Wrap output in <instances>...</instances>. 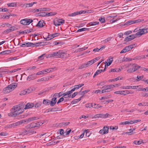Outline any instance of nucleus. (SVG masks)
Instances as JSON below:
<instances>
[{
  "instance_id": "obj_1",
  "label": "nucleus",
  "mask_w": 148,
  "mask_h": 148,
  "mask_svg": "<svg viewBox=\"0 0 148 148\" xmlns=\"http://www.w3.org/2000/svg\"><path fill=\"white\" fill-rule=\"evenodd\" d=\"M23 111L18 105L14 106L11 109V112L8 114L9 116L15 117L22 113Z\"/></svg>"
},
{
  "instance_id": "obj_2",
  "label": "nucleus",
  "mask_w": 148,
  "mask_h": 148,
  "mask_svg": "<svg viewBox=\"0 0 148 148\" xmlns=\"http://www.w3.org/2000/svg\"><path fill=\"white\" fill-rule=\"evenodd\" d=\"M55 56L57 58H65L67 57V54L63 51H59L54 52L48 55V57Z\"/></svg>"
},
{
  "instance_id": "obj_3",
  "label": "nucleus",
  "mask_w": 148,
  "mask_h": 148,
  "mask_svg": "<svg viewBox=\"0 0 148 148\" xmlns=\"http://www.w3.org/2000/svg\"><path fill=\"white\" fill-rule=\"evenodd\" d=\"M132 68L129 69L127 70V72L129 73H132L140 69L141 67L136 64H133L132 66Z\"/></svg>"
},
{
  "instance_id": "obj_4",
  "label": "nucleus",
  "mask_w": 148,
  "mask_h": 148,
  "mask_svg": "<svg viewBox=\"0 0 148 148\" xmlns=\"http://www.w3.org/2000/svg\"><path fill=\"white\" fill-rule=\"evenodd\" d=\"M42 123H39L38 122H32L30 124L26 126V127L27 128H33L36 127H37L39 125H41Z\"/></svg>"
},
{
  "instance_id": "obj_5",
  "label": "nucleus",
  "mask_w": 148,
  "mask_h": 148,
  "mask_svg": "<svg viewBox=\"0 0 148 148\" xmlns=\"http://www.w3.org/2000/svg\"><path fill=\"white\" fill-rule=\"evenodd\" d=\"M33 21V20L32 19L25 18L21 20L20 21V23L23 25H27L29 24Z\"/></svg>"
},
{
  "instance_id": "obj_6",
  "label": "nucleus",
  "mask_w": 148,
  "mask_h": 148,
  "mask_svg": "<svg viewBox=\"0 0 148 148\" xmlns=\"http://www.w3.org/2000/svg\"><path fill=\"white\" fill-rule=\"evenodd\" d=\"M65 21L62 19H58L54 20L53 23L56 26H58L61 25L62 24L64 23Z\"/></svg>"
},
{
  "instance_id": "obj_7",
  "label": "nucleus",
  "mask_w": 148,
  "mask_h": 148,
  "mask_svg": "<svg viewBox=\"0 0 148 148\" xmlns=\"http://www.w3.org/2000/svg\"><path fill=\"white\" fill-rule=\"evenodd\" d=\"M109 129V127L107 126H104L102 129L99 132L101 134H107L108 133Z\"/></svg>"
},
{
  "instance_id": "obj_8",
  "label": "nucleus",
  "mask_w": 148,
  "mask_h": 148,
  "mask_svg": "<svg viewBox=\"0 0 148 148\" xmlns=\"http://www.w3.org/2000/svg\"><path fill=\"white\" fill-rule=\"evenodd\" d=\"M59 34L60 33H55V34H53L51 36H52V37L51 38L49 37V35L48 34L47 37V38H46V40H50L53 38L54 37L59 35Z\"/></svg>"
},
{
  "instance_id": "obj_9",
  "label": "nucleus",
  "mask_w": 148,
  "mask_h": 148,
  "mask_svg": "<svg viewBox=\"0 0 148 148\" xmlns=\"http://www.w3.org/2000/svg\"><path fill=\"white\" fill-rule=\"evenodd\" d=\"M36 75L35 74H33L28 76L27 78V80L30 81L35 79L36 77Z\"/></svg>"
},
{
  "instance_id": "obj_10",
  "label": "nucleus",
  "mask_w": 148,
  "mask_h": 148,
  "mask_svg": "<svg viewBox=\"0 0 148 148\" xmlns=\"http://www.w3.org/2000/svg\"><path fill=\"white\" fill-rule=\"evenodd\" d=\"M37 117L34 116L30 117L27 119L24 120V123H27L37 119Z\"/></svg>"
},
{
  "instance_id": "obj_11",
  "label": "nucleus",
  "mask_w": 148,
  "mask_h": 148,
  "mask_svg": "<svg viewBox=\"0 0 148 148\" xmlns=\"http://www.w3.org/2000/svg\"><path fill=\"white\" fill-rule=\"evenodd\" d=\"M123 89H137L138 88V86H127L122 87Z\"/></svg>"
},
{
  "instance_id": "obj_12",
  "label": "nucleus",
  "mask_w": 148,
  "mask_h": 148,
  "mask_svg": "<svg viewBox=\"0 0 148 148\" xmlns=\"http://www.w3.org/2000/svg\"><path fill=\"white\" fill-rule=\"evenodd\" d=\"M17 83H15L13 84H11L8 85V87H9L10 90L12 91V90L15 89L17 86L16 85Z\"/></svg>"
},
{
  "instance_id": "obj_13",
  "label": "nucleus",
  "mask_w": 148,
  "mask_h": 148,
  "mask_svg": "<svg viewBox=\"0 0 148 148\" xmlns=\"http://www.w3.org/2000/svg\"><path fill=\"white\" fill-rule=\"evenodd\" d=\"M34 106V104L32 103H28L25 105V107L24 109H26L33 107Z\"/></svg>"
},
{
  "instance_id": "obj_14",
  "label": "nucleus",
  "mask_w": 148,
  "mask_h": 148,
  "mask_svg": "<svg viewBox=\"0 0 148 148\" xmlns=\"http://www.w3.org/2000/svg\"><path fill=\"white\" fill-rule=\"evenodd\" d=\"M56 98L54 97L53 98L51 101H50V106H53L55 105L56 102Z\"/></svg>"
},
{
  "instance_id": "obj_15",
  "label": "nucleus",
  "mask_w": 148,
  "mask_h": 148,
  "mask_svg": "<svg viewBox=\"0 0 148 148\" xmlns=\"http://www.w3.org/2000/svg\"><path fill=\"white\" fill-rule=\"evenodd\" d=\"M75 91V89H74L73 88L70 91H68L66 92V93H64V96H66L68 95V97H71V95H70L71 93H72L73 91Z\"/></svg>"
},
{
  "instance_id": "obj_16",
  "label": "nucleus",
  "mask_w": 148,
  "mask_h": 148,
  "mask_svg": "<svg viewBox=\"0 0 148 148\" xmlns=\"http://www.w3.org/2000/svg\"><path fill=\"white\" fill-rule=\"evenodd\" d=\"M44 21L43 20H41L38 22L37 24L36 25V26L38 27H42L44 26L43 23Z\"/></svg>"
},
{
  "instance_id": "obj_17",
  "label": "nucleus",
  "mask_w": 148,
  "mask_h": 148,
  "mask_svg": "<svg viewBox=\"0 0 148 148\" xmlns=\"http://www.w3.org/2000/svg\"><path fill=\"white\" fill-rule=\"evenodd\" d=\"M11 91L10 90V89L9 88L8 86L5 88L3 89V92L4 93L6 94L10 92Z\"/></svg>"
},
{
  "instance_id": "obj_18",
  "label": "nucleus",
  "mask_w": 148,
  "mask_h": 148,
  "mask_svg": "<svg viewBox=\"0 0 148 148\" xmlns=\"http://www.w3.org/2000/svg\"><path fill=\"white\" fill-rule=\"evenodd\" d=\"M50 100L48 99H44L43 100L42 103L45 106L50 105Z\"/></svg>"
},
{
  "instance_id": "obj_19",
  "label": "nucleus",
  "mask_w": 148,
  "mask_h": 148,
  "mask_svg": "<svg viewBox=\"0 0 148 148\" xmlns=\"http://www.w3.org/2000/svg\"><path fill=\"white\" fill-rule=\"evenodd\" d=\"M59 108H49L47 109L48 112H56L57 111H59Z\"/></svg>"
},
{
  "instance_id": "obj_20",
  "label": "nucleus",
  "mask_w": 148,
  "mask_h": 148,
  "mask_svg": "<svg viewBox=\"0 0 148 148\" xmlns=\"http://www.w3.org/2000/svg\"><path fill=\"white\" fill-rule=\"evenodd\" d=\"M115 87L114 85L112 84H110L108 85H106L102 87V88H106L107 89H110L114 87Z\"/></svg>"
},
{
  "instance_id": "obj_21",
  "label": "nucleus",
  "mask_w": 148,
  "mask_h": 148,
  "mask_svg": "<svg viewBox=\"0 0 148 148\" xmlns=\"http://www.w3.org/2000/svg\"><path fill=\"white\" fill-rule=\"evenodd\" d=\"M26 46L27 47H32V46H36V45H37L36 44H37V43H32L30 42H26Z\"/></svg>"
},
{
  "instance_id": "obj_22",
  "label": "nucleus",
  "mask_w": 148,
  "mask_h": 148,
  "mask_svg": "<svg viewBox=\"0 0 148 148\" xmlns=\"http://www.w3.org/2000/svg\"><path fill=\"white\" fill-rule=\"evenodd\" d=\"M134 39L133 37V35L132 34L128 36L127 37H126L124 40L125 41H130L132 39Z\"/></svg>"
},
{
  "instance_id": "obj_23",
  "label": "nucleus",
  "mask_w": 148,
  "mask_h": 148,
  "mask_svg": "<svg viewBox=\"0 0 148 148\" xmlns=\"http://www.w3.org/2000/svg\"><path fill=\"white\" fill-rule=\"evenodd\" d=\"M24 120H22L19 121L15 122L16 127L19 126L23 123H24Z\"/></svg>"
},
{
  "instance_id": "obj_24",
  "label": "nucleus",
  "mask_w": 148,
  "mask_h": 148,
  "mask_svg": "<svg viewBox=\"0 0 148 148\" xmlns=\"http://www.w3.org/2000/svg\"><path fill=\"white\" fill-rule=\"evenodd\" d=\"M103 114H96L95 116H92V118H103Z\"/></svg>"
},
{
  "instance_id": "obj_25",
  "label": "nucleus",
  "mask_w": 148,
  "mask_h": 148,
  "mask_svg": "<svg viewBox=\"0 0 148 148\" xmlns=\"http://www.w3.org/2000/svg\"><path fill=\"white\" fill-rule=\"evenodd\" d=\"M145 58L144 56L142 55L141 56H136V57L134 58L133 60H139L143 58Z\"/></svg>"
},
{
  "instance_id": "obj_26",
  "label": "nucleus",
  "mask_w": 148,
  "mask_h": 148,
  "mask_svg": "<svg viewBox=\"0 0 148 148\" xmlns=\"http://www.w3.org/2000/svg\"><path fill=\"white\" fill-rule=\"evenodd\" d=\"M7 5L9 7H16L17 3H16L13 2L8 3Z\"/></svg>"
},
{
  "instance_id": "obj_27",
  "label": "nucleus",
  "mask_w": 148,
  "mask_h": 148,
  "mask_svg": "<svg viewBox=\"0 0 148 148\" xmlns=\"http://www.w3.org/2000/svg\"><path fill=\"white\" fill-rule=\"evenodd\" d=\"M114 93L117 94H120L125 95L124 90L116 91L114 92Z\"/></svg>"
},
{
  "instance_id": "obj_28",
  "label": "nucleus",
  "mask_w": 148,
  "mask_h": 148,
  "mask_svg": "<svg viewBox=\"0 0 148 148\" xmlns=\"http://www.w3.org/2000/svg\"><path fill=\"white\" fill-rule=\"evenodd\" d=\"M84 84H79L77 85H75L74 86V88H73L74 89H75V90H77L79 88H80L82 86L84 85Z\"/></svg>"
},
{
  "instance_id": "obj_29",
  "label": "nucleus",
  "mask_w": 148,
  "mask_h": 148,
  "mask_svg": "<svg viewBox=\"0 0 148 148\" xmlns=\"http://www.w3.org/2000/svg\"><path fill=\"white\" fill-rule=\"evenodd\" d=\"M57 14V13L55 12H50L49 13L47 12L46 13H45V16H50L54 15Z\"/></svg>"
},
{
  "instance_id": "obj_30",
  "label": "nucleus",
  "mask_w": 148,
  "mask_h": 148,
  "mask_svg": "<svg viewBox=\"0 0 148 148\" xmlns=\"http://www.w3.org/2000/svg\"><path fill=\"white\" fill-rule=\"evenodd\" d=\"M36 16H45V12H42L36 13Z\"/></svg>"
},
{
  "instance_id": "obj_31",
  "label": "nucleus",
  "mask_w": 148,
  "mask_h": 148,
  "mask_svg": "<svg viewBox=\"0 0 148 148\" xmlns=\"http://www.w3.org/2000/svg\"><path fill=\"white\" fill-rule=\"evenodd\" d=\"M90 91V90H85L84 91H83L82 92L80 93V92H79V93L80 95H83L82 96H84V94L86 93H87L88 92H89Z\"/></svg>"
},
{
  "instance_id": "obj_32",
  "label": "nucleus",
  "mask_w": 148,
  "mask_h": 148,
  "mask_svg": "<svg viewBox=\"0 0 148 148\" xmlns=\"http://www.w3.org/2000/svg\"><path fill=\"white\" fill-rule=\"evenodd\" d=\"M122 79V78L120 77H118L116 78L113 79H110L109 80V82H112V81H117L118 80H121Z\"/></svg>"
},
{
  "instance_id": "obj_33",
  "label": "nucleus",
  "mask_w": 148,
  "mask_h": 148,
  "mask_svg": "<svg viewBox=\"0 0 148 148\" xmlns=\"http://www.w3.org/2000/svg\"><path fill=\"white\" fill-rule=\"evenodd\" d=\"M93 63V61L91 60L87 62L86 63H85L87 67L90 66Z\"/></svg>"
},
{
  "instance_id": "obj_34",
  "label": "nucleus",
  "mask_w": 148,
  "mask_h": 148,
  "mask_svg": "<svg viewBox=\"0 0 148 148\" xmlns=\"http://www.w3.org/2000/svg\"><path fill=\"white\" fill-rule=\"evenodd\" d=\"M99 23V22H92L89 23L88 25L90 26H93L98 25Z\"/></svg>"
},
{
  "instance_id": "obj_35",
  "label": "nucleus",
  "mask_w": 148,
  "mask_h": 148,
  "mask_svg": "<svg viewBox=\"0 0 148 148\" xmlns=\"http://www.w3.org/2000/svg\"><path fill=\"white\" fill-rule=\"evenodd\" d=\"M37 43V45H36V46H41L42 45H45V42H38L37 43Z\"/></svg>"
},
{
  "instance_id": "obj_36",
  "label": "nucleus",
  "mask_w": 148,
  "mask_h": 148,
  "mask_svg": "<svg viewBox=\"0 0 148 148\" xmlns=\"http://www.w3.org/2000/svg\"><path fill=\"white\" fill-rule=\"evenodd\" d=\"M102 106H99V104H94V105H92V107H93L95 108H100Z\"/></svg>"
},
{
  "instance_id": "obj_37",
  "label": "nucleus",
  "mask_w": 148,
  "mask_h": 148,
  "mask_svg": "<svg viewBox=\"0 0 148 148\" xmlns=\"http://www.w3.org/2000/svg\"><path fill=\"white\" fill-rule=\"evenodd\" d=\"M144 76L142 75V76H138V75L137 76V79L136 80V81H138L141 80L143 77Z\"/></svg>"
},
{
  "instance_id": "obj_38",
  "label": "nucleus",
  "mask_w": 148,
  "mask_h": 148,
  "mask_svg": "<svg viewBox=\"0 0 148 148\" xmlns=\"http://www.w3.org/2000/svg\"><path fill=\"white\" fill-rule=\"evenodd\" d=\"M11 52L10 50H7L4 51H3L1 53H0V54H8L9 53Z\"/></svg>"
},
{
  "instance_id": "obj_39",
  "label": "nucleus",
  "mask_w": 148,
  "mask_h": 148,
  "mask_svg": "<svg viewBox=\"0 0 148 148\" xmlns=\"http://www.w3.org/2000/svg\"><path fill=\"white\" fill-rule=\"evenodd\" d=\"M23 5L25 6L26 7H29L32 6L33 4L31 3H25Z\"/></svg>"
},
{
  "instance_id": "obj_40",
  "label": "nucleus",
  "mask_w": 148,
  "mask_h": 148,
  "mask_svg": "<svg viewBox=\"0 0 148 148\" xmlns=\"http://www.w3.org/2000/svg\"><path fill=\"white\" fill-rule=\"evenodd\" d=\"M89 29L88 28H82L81 29H78L77 31V32H81L83 31H85L86 30H88Z\"/></svg>"
},
{
  "instance_id": "obj_41",
  "label": "nucleus",
  "mask_w": 148,
  "mask_h": 148,
  "mask_svg": "<svg viewBox=\"0 0 148 148\" xmlns=\"http://www.w3.org/2000/svg\"><path fill=\"white\" fill-rule=\"evenodd\" d=\"M10 29L11 31L12 32V31H13L15 30H17V28L15 26H11L10 27Z\"/></svg>"
},
{
  "instance_id": "obj_42",
  "label": "nucleus",
  "mask_w": 148,
  "mask_h": 148,
  "mask_svg": "<svg viewBox=\"0 0 148 148\" xmlns=\"http://www.w3.org/2000/svg\"><path fill=\"white\" fill-rule=\"evenodd\" d=\"M112 37H109L107 38V39H105L104 40H103V41L105 43L109 41H110L112 39Z\"/></svg>"
},
{
  "instance_id": "obj_43",
  "label": "nucleus",
  "mask_w": 148,
  "mask_h": 148,
  "mask_svg": "<svg viewBox=\"0 0 148 148\" xmlns=\"http://www.w3.org/2000/svg\"><path fill=\"white\" fill-rule=\"evenodd\" d=\"M87 66L86 65L85 63L82 64L80 66H79V69H82L84 68H86Z\"/></svg>"
},
{
  "instance_id": "obj_44",
  "label": "nucleus",
  "mask_w": 148,
  "mask_h": 148,
  "mask_svg": "<svg viewBox=\"0 0 148 148\" xmlns=\"http://www.w3.org/2000/svg\"><path fill=\"white\" fill-rule=\"evenodd\" d=\"M32 132L30 131H27L25 130L23 132V134H27L31 133Z\"/></svg>"
},
{
  "instance_id": "obj_45",
  "label": "nucleus",
  "mask_w": 148,
  "mask_h": 148,
  "mask_svg": "<svg viewBox=\"0 0 148 148\" xmlns=\"http://www.w3.org/2000/svg\"><path fill=\"white\" fill-rule=\"evenodd\" d=\"M100 70H98L95 73L93 77L94 78L97 75H98V74L101 73V71H100Z\"/></svg>"
},
{
  "instance_id": "obj_46",
  "label": "nucleus",
  "mask_w": 148,
  "mask_h": 148,
  "mask_svg": "<svg viewBox=\"0 0 148 148\" xmlns=\"http://www.w3.org/2000/svg\"><path fill=\"white\" fill-rule=\"evenodd\" d=\"M145 32L144 30V29H140V31L139 32V33L140 34V36H141L143 34L145 33Z\"/></svg>"
},
{
  "instance_id": "obj_47",
  "label": "nucleus",
  "mask_w": 148,
  "mask_h": 148,
  "mask_svg": "<svg viewBox=\"0 0 148 148\" xmlns=\"http://www.w3.org/2000/svg\"><path fill=\"white\" fill-rule=\"evenodd\" d=\"M27 94L26 89L22 91L20 94V95H25Z\"/></svg>"
},
{
  "instance_id": "obj_48",
  "label": "nucleus",
  "mask_w": 148,
  "mask_h": 148,
  "mask_svg": "<svg viewBox=\"0 0 148 148\" xmlns=\"http://www.w3.org/2000/svg\"><path fill=\"white\" fill-rule=\"evenodd\" d=\"M76 15H77L76 12L73 13L69 14L68 15L69 16H76Z\"/></svg>"
},
{
  "instance_id": "obj_49",
  "label": "nucleus",
  "mask_w": 148,
  "mask_h": 148,
  "mask_svg": "<svg viewBox=\"0 0 148 148\" xmlns=\"http://www.w3.org/2000/svg\"><path fill=\"white\" fill-rule=\"evenodd\" d=\"M26 91H27V94L29 93L32 91V88H29L27 89H26Z\"/></svg>"
},
{
  "instance_id": "obj_50",
  "label": "nucleus",
  "mask_w": 148,
  "mask_h": 148,
  "mask_svg": "<svg viewBox=\"0 0 148 148\" xmlns=\"http://www.w3.org/2000/svg\"><path fill=\"white\" fill-rule=\"evenodd\" d=\"M142 141L135 140L134 142L133 143L136 145H140L142 143Z\"/></svg>"
},
{
  "instance_id": "obj_51",
  "label": "nucleus",
  "mask_w": 148,
  "mask_h": 148,
  "mask_svg": "<svg viewBox=\"0 0 148 148\" xmlns=\"http://www.w3.org/2000/svg\"><path fill=\"white\" fill-rule=\"evenodd\" d=\"M117 16H115L114 17V18H113V19L112 20H111L110 21V22L111 23H114L116 22L118 20H117V19H116V20H115L114 19V18L115 17H116Z\"/></svg>"
},
{
  "instance_id": "obj_52",
  "label": "nucleus",
  "mask_w": 148,
  "mask_h": 148,
  "mask_svg": "<svg viewBox=\"0 0 148 148\" xmlns=\"http://www.w3.org/2000/svg\"><path fill=\"white\" fill-rule=\"evenodd\" d=\"M99 20L101 23H104L105 21L104 18L101 17L99 19Z\"/></svg>"
},
{
  "instance_id": "obj_53",
  "label": "nucleus",
  "mask_w": 148,
  "mask_h": 148,
  "mask_svg": "<svg viewBox=\"0 0 148 148\" xmlns=\"http://www.w3.org/2000/svg\"><path fill=\"white\" fill-rule=\"evenodd\" d=\"M121 124L123 125L130 124V122L129 121H127L123 122H121Z\"/></svg>"
},
{
  "instance_id": "obj_54",
  "label": "nucleus",
  "mask_w": 148,
  "mask_h": 148,
  "mask_svg": "<svg viewBox=\"0 0 148 148\" xmlns=\"http://www.w3.org/2000/svg\"><path fill=\"white\" fill-rule=\"evenodd\" d=\"M105 47H101L100 49H98V48H96L93 49V51L94 52H97L98 51L100 50L102 48H104Z\"/></svg>"
},
{
  "instance_id": "obj_55",
  "label": "nucleus",
  "mask_w": 148,
  "mask_h": 148,
  "mask_svg": "<svg viewBox=\"0 0 148 148\" xmlns=\"http://www.w3.org/2000/svg\"><path fill=\"white\" fill-rule=\"evenodd\" d=\"M132 35H133V37L134 39L136 38V37H137L138 36H140V34L138 32H137L135 34H132Z\"/></svg>"
},
{
  "instance_id": "obj_56",
  "label": "nucleus",
  "mask_w": 148,
  "mask_h": 148,
  "mask_svg": "<svg viewBox=\"0 0 148 148\" xmlns=\"http://www.w3.org/2000/svg\"><path fill=\"white\" fill-rule=\"evenodd\" d=\"M54 69H56V68L55 67L54 68H50V69H47L46 70L47 71V72L49 73V72H51L52 71H53V70Z\"/></svg>"
},
{
  "instance_id": "obj_57",
  "label": "nucleus",
  "mask_w": 148,
  "mask_h": 148,
  "mask_svg": "<svg viewBox=\"0 0 148 148\" xmlns=\"http://www.w3.org/2000/svg\"><path fill=\"white\" fill-rule=\"evenodd\" d=\"M10 15H9V14L8 15H4L3 16V17H1V18L3 19L9 18L10 17Z\"/></svg>"
},
{
  "instance_id": "obj_58",
  "label": "nucleus",
  "mask_w": 148,
  "mask_h": 148,
  "mask_svg": "<svg viewBox=\"0 0 148 148\" xmlns=\"http://www.w3.org/2000/svg\"><path fill=\"white\" fill-rule=\"evenodd\" d=\"M36 11L37 12L44 11V8H40L36 9Z\"/></svg>"
},
{
  "instance_id": "obj_59",
  "label": "nucleus",
  "mask_w": 148,
  "mask_h": 148,
  "mask_svg": "<svg viewBox=\"0 0 148 148\" xmlns=\"http://www.w3.org/2000/svg\"><path fill=\"white\" fill-rule=\"evenodd\" d=\"M64 100V98L63 97H62L60 98L59 100H58L57 102V104L59 103H60L62 101Z\"/></svg>"
},
{
  "instance_id": "obj_60",
  "label": "nucleus",
  "mask_w": 148,
  "mask_h": 148,
  "mask_svg": "<svg viewBox=\"0 0 148 148\" xmlns=\"http://www.w3.org/2000/svg\"><path fill=\"white\" fill-rule=\"evenodd\" d=\"M92 104H86L85 105V106L87 108H90L91 107H92Z\"/></svg>"
},
{
  "instance_id": "obj_61",
  "label": "nucleus",
  "mask_w": 148,
  "mask_h": 148,
  "mask_svg": "<svg viewBox=\"0 0 148 148\" xmlns=\"http://www.w3.org/2000/svg\"><path fill=\"white\" fill-rule=\"evenodd\" d=\"M110 115L109 114L107 113L106 114H103V118H105L108 117Z\"/></svg>"
},
{
  "instance_id": "obj_62",
  "label": "nucleus",
  "mask_w": 148,
  "mask_h": 148,
  "mask_svg": "<svg viewBox=\"0 0 148 148\" xmlns=\"http://www.w3.org/2000/svg\"><path fill=\"white\" fill-rule=\"evenodd\" d=\"M78 93L79 92H75L71 96V97L72 98H73L75 97Z\"/></svg>"
},
{
  "instance_id": "obj_63",
  "label": "nucleus",
  "mask_w": 148,
  "mask_h": 148,
  "mask_svg": "<svg viewBox=\"0 0 148 148\" xmlns=\"http://www.w3.org/2000/svg\"><path fill=\"white\" fill-rule=\"evenodd\" d=\"M132 60V59L129 58H126L124 60V61H131Z\"/></svg>"
},
{
  "instance_id": "obj_64",
  "label": "nucleus",
  "mask_w": 148,
  "mask_h": 148,
  "mask_svg": "<svg viewBox=\"0 0 148 148\" xmlns=\"http://www.w3.org/2000/svg\"><path fill=\"white\" fill-rule=\"evenodd\" d=\"M8 134V133L4 132H1L0 133V135L1 136H6Z\"/></svg>"
}]
</instances>
